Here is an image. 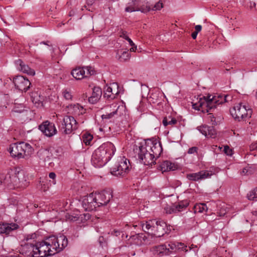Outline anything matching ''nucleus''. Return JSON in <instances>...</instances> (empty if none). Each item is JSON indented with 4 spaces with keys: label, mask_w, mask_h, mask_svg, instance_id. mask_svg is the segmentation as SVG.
<instances>
[{
    "label": "nucleus",
    "mask_w": 257,
    "mask_h": 257,
    "mask_svg": "<svg viewBox=\"0 0 257 257\" xmlns=\"http://www.w3.org/2000/svg\"><path fill=\"white\" fill-rule=\"evenodd\" d=\"M67 245L66 236L53 235L36 244L28 243L23 247L22 251L27 257H45L61 251Z\"/></svg>",
    "instance_id": "nucleus-1"
},
{
    "label": "nucleus",
    "mask_w": 257,
    "mask_h": 257,
    "mask_svg": "<svg viewBox=\"0 0 257 257\" xmlns=\"http://www.w3.org/2000/svg\"><path fill=\"white\" fill-rule=\"evenodd\" d=\"M112 198L110 190H104L100 192L91 193L84 196L82 206L85 211H92L96 207L106 205Z\"/></svg>",
    "instance_id": "nucleus-2"
},
{
    "label": "nucleus",
    "mask_w": 257,
    "mask_h": 257,
    "mask_svg": "<svg viewBox=\"0 0 257 257\" xmlns=\"http://www.w3.org/2000/svg\"><path fill=\"white\" fill-rule=\"evenodd\" d=\"M116 149L111 142H106L102 144L95 150L92 155L91 163L96 168L104 166L114 155Z\"/></svg>",
    "instance_id": "nucleus-3"
},
{
    "label": "nucleus",
    "mask_w": 257,
    "mask_h": 257,
    "mask_svg": "<svg viewBox=\"0 0 257 257\" xmlns=\"http://www.w3.org/2000/svg\"><path fill=\"white\" fill-rule=\"evenodd\" d=\"M227 96H224L223 99L219 100L216 96H213L209 95L207 97L202 96L199 98V100L196 102H192V107L195 110H200L204 106L208 107L211 109L216 107L217 105L222 104L224 101H226Z\"/></svg>",
    "instance_id": "nucleus-4"
},
{
    "label": "nucleus",
    "mask_w": 257,
    "mask_h": 257,
    "mask_svg": "<svg viewBox=\"0 0 257 257\" xmlns=\"http://www.w3.org/2000/svg\"><path fill=\"white\" fill-rule=\"evenodd\" d=\"M232 116L237 121L245 120L251 117L252 110L248 106L239 103L230 109Z\"/></svg>",
    "instance_id": "nucleus-5"
},
{
    "label": "nucleus",
    "mask_w": 257,
    "mask_h": 257,
    "mask_svg": "<svg viewBox=\"0 0 257 257\" xmlns=\"http://www.w3.org/2000/svg\"><path fill=\"white\" fill-rule=\"evenodd\" d=\"M31 150V146L24 142L14 143L10 146L9 151L11 156L17 159L23 158L26 156V153Z\"/></svg>",
    "instance_id": "nucleus-6"
},
{
    "label": "nucleus",
    "mask_w": 257,
    "mask_h": 257,
    "mask_svg": "<svg viewBox=\"0 0 257 257\" xmlns=\"http://www.w3.org/2000/svg\"><path fill=\"white\" fill-rule=\"evenodd\" d=\"M131 169L130 161L124 157H120L112 168L111 173L116 176H123L127 174Z\"/></svg>",
    "instance_id": "nucleus-7"
},
{
    "label": "nucleus",
    "mask_w": 257,
    "mask_h": 257,
    "mask_svg": "<svg viewBox=\"0 0 257 257\" xmlns=\"http://www.w3.org/2000/svg\"><path fill=\"white\" fill-rule=\"evenodd\" d=\"M138 155L140 161L145 165H150L155 163V157L144 143H141L139 147Z\"/></svg>",
    "instance_id": "nucleus-8"
},
{
    "label": "nucleus",
    "mask_w": 257,
    "mask_h": 257,
    "mask_svg": "<svg viewBox=\"0 0 257 257\" xmlns=\"http://www.w3.org/2000/svg\"><path fill=\"white\" fill-rule=\"evenodd\" d=\"M79 124L73 116L66 115L63 117L62 130L65 135H70L79 127Z\"/></svg>",
    "instance_id": "nucleus-9"
},
{
    "label": "nucleus",
    "mask_w": 257,
    "mask_h": 257,
    "mask_svg": "<svg viewBox=\"0 0 257 257\" xmlns=\"http://www.w3.org/2000/svg\"><path fill=\"white\" fill-rule=\"evenodd\" d=\"M150 7L147 4L145 5L142 0H130L127 3L125 11L126 12H133L135 11H141L146 13L150 11Z\"/></svg>",
    "instance_id": "nucleus-10"
},
{
    "label": "nucleus",
    "mask_w": 257,
    "mask_h": 257,
    "mask_svg": "<svg viewBox=\"0 0 257 257\" xmlns=\"http://www.w3.org/2000/svg\"><path fill=\"white\" fill-rule=\"evenodd\" d=\"M58 153V151L56 150L42 149L38 151V156L40 160L45 162H48L50 165L52 164L51 161L58 158L59 155L57 154Z\"/></svg>",
    "instance_id": "nucleus-11"
},
{
    "label": "nucleus",
    "mask_w": 257,
    "mask_h": 257,
    "mask_svg": "<svg viewBox=\"0 0 257 257\" xmlns=\"http://www.w3.org/2000/svg\"><path fill=\"white\" fill-rule=\"evenodd\" d=\"M156 159L159 157L163 149L161 143L157 140H147L144 143Z\"/></svg>",
    "instance_id": "nucleus-12"
},
{
    "label": "nucleus",
    "mask_w": 257,
    "mask_h": 257,
    "mask_svg": "<svg viewBox=\"0 0 257 257\" xmlns=\"http://www.w3.org/2000/svg\"><path fill=\"white\" fill-rule=\"evenodd\" d=\"M71 73L76 80H81L89 75H93L94 71L91 67H78L73 69Z\"/></svg>",
    "instance_id": "nucleus-13"
},
{
    "label": "nucleus",
    "mask_w": 257,
    "mask_h": 257,
    "mask_svg": "<svg viewBox=\"0 0 257 257\" xmlns=\"http://www.w3.org/2000/svg\"><path fill=\"white\" fill-rule=\"evenodd\" d=\"M39 129L46 136L51 137L57 133V130L55 124L48 120L43 122L39 126Z\"/></svg>",
    "instance_id": "nucleus-14"
},
{
    "label": "nucleus",
    "mask_w": 257,
    "mask_h": 257,
    "mask_svg": "<svg viewBox=\"0 0 257 257\" xmlns=\"http://www.w3.org/2000/svg\"><path fill=\"white\" fill-rule=\"evenodd\" d=\"M212 174L208 170H201L198 172L187 174L186 178L191 181L198 182L211 177Z\"/></svg>",
    "instance_id": "nucleus-15"
},
{
    "label": "nucleus",
    "mask_w": 257,
    "mask_h": 257,
    "mask_svg": "<svg viewBox=\"0 0 257 257\" xmlns=\"http://www.w3.org/2000/svg\"><path fill=\"white\" fill-rule=\"evenodd\" d=\"M119 92L118 85L117 83L107 85L104 90V97L109 99H113Z\"/></svg>",
    "instance_id": "nucleus-16"
},
{
    "label": "nucleus",
    "mask_w": 257,
    "mask_h": 257,
    "mask_svg": "<svg viewBox=\"0 0 257 257\" xmlns=\"http://www.w3.org/2000/svg\"><path fill=\"white\" fill-rule=\"evenodd\" d=\"M110 107L113 108V111L110 113H107L101 115L102 120H105V122H107V120L111 119L114 114L121 115L123 114V112L125 111V107L123 105L118 104L117 103H113L111 104Z\"/></svg>",
    "instance_id": "nucleus-17"
},
{
    "label": "nucleus",
    "mask_w": 257,
    "mask_h": 257,
    "mask_svg": "<svg viewBox=\"0 0 257 257\" xmlns=\"http://www.w3.org/2000/svg\"><path fill=\"white\" fill-rule=\"evenodd\" d=\"M16 88L21 91H26L31 85L30 81L22 76H17L13 79Z\"/></svg>",
    "instance_id": "nucleus-18"
},
{
    "label": "nucleus",
    "mask_w": 257,
    "mask_h": 257,
    "mask_svg": "<svg viewBox=\"0 0 257 257\" xmlns=\"http://www.w3.org/2000/svg\"><path fill=\"white\" fill-rule=\"evenodd\" d=\"M157 229L154 231V236L157 237H160L163 236L165 233H167L170 230L168 228L167 224L163 220L161 219L157 220Z\"/></svg>",
    "instance_id": "nucleus-19"
},
{
    "label": "nucleus",
    "mask_w": 257,
    "mask_h": 257,
    "mask_svg": "<svg viewBox=\"0 0 257 257\" xmlns=\"http://www.w3.org/2000/svg\"><path fill=\"white\" fill-rule=\"evenodd\" d=\"M157 219H150L145 222H142L141 225L144 231L154 236V231L157 229Z\"/></svg>",
    "instance_id": "nucleus-20"
},
{
    "label": "nucleus",
    "mask_w": 257,
    "mask_h": 257,
    "mask_svg": "<svg viewBox=\"0 0 257 257\" xmlns=\"http://www.w3.org/2000/svg\"><path fill=\"white\" fill-rule=\"evenodd\" d=\"M197 130L207 138H215L216 136V131L213 126L203 125L198 126Z\"/></svg>",
    "instance_id": "nucleus-21"
},
{
    "label": "nucleus",
    "mask_w": 257,
    "mask_h": 257,
    "mask_svg": "<svg viewBox=\"0 0 257 257\" xmlns=\"http://www.w3.org/2000/svg\"><path fill=\"white\" fill-rule=\"evenodd\" d=\"M16 177L18 182V187L24 188L28 185V176L25 172L20 169H16Z\"/></svg>",
    "instance_id": "nucleus-22"
},
{
    "label": "nucleus",
    "mask_w": 257,
    "mask_h": 257,
    "mask_svg": "<svg viewBox=\"0 0 257 257\" xmlns=\"http://www.w3.org/2000/svg\"><path fill=\"white\" fill-rule=\"evenodd\" d=\"M67 110L68 113L79 115L86 113V109L78 103L71 104L67 106Z\"/></svg>",
    "instance_id": "nucleus-23"
},
{
    "label": "nucleus",
    "mask_w": 257,
    "mask_h": 257,
    "mask_svg": "<svg viewBox=\"0 0 257 257\" xmlns=\"http://www.w3.org/2000/svg\"><path fill=\"white\" fill-rule=\"evenodd\" d=\"M15 65L17 69L23 73L32 76L34 75L35 74L34 70L30 68L28 65H26L21 59L16 61Z\"/></svg>",
    "instance_id": "nucleus-24"
},
{
    "label": "nucleus",
    "mask_w": 257,
    "mask_h": 257,
    "mask_svg": "<svg viewBox=\"0 0 257 257\" xmlns=\"http://www.w3.org/2000/svg\"><path fill=\"white\" fill-rule=\"evenodd\" d=\"M18 226L17 224L14 223H0V234H8L12 231L17 229Z\"/></svg>",
    "instance_id": "nucleus-25"
},
{
    "label": "nucleus",
    "mask_w": 257,
    "mask_h": 257,
    "mask_svg": "<svg viewBox=\"0 0 257 257\" xmlns=\"http://www.w3.org/2000/svg\"><path fill=\"white\" fill-rule=\"evenodd\" d=\"M177 250L183 251L187 253L189 251H193L195 255L197 254L198 251V247L197 245L191 244L188 246L182 242H178L177 244Z\"/></svg>",
    "instance_id": "nucleus-26"
},
{
    "label": "nucleus",
    "mask_w": 257,
    "mask_h": 257,
    "mask_svg": "<svg viewBox=\"0 0 257 257\" xmlns=\"http://www.w3.org/2000/svg\"><path fill=\"white\" fill-rule=\"evenodd\" d=\"M102 95L101 89L98 87H94L91 96L88 98L90 103L95 104L100 98Z\"/></svg>",
    "instance_id": "nucleus-27"
},
{
    "label": "nucleus",
    "mask_w": 257,
    "mask_h": 257,
    "mask_svg": "<svg viewBox=\"0 0 257 257\" xmlns=\"http://www.w3.org/2000/svg\"><path fill=\"white\" fill-rule=\"evenodd\" d=\"M174 164L169 161L163 162L159 167V169L162 172L174 170Z\"/></svg>",
    "instance_id": "nucleus-28"
},
{
    "label": "nucleus",
    "mask_w": 257,
    "mask_h": 257,
    "mask_svg": "<svg viewBox=\"0 0 257 257\" xmlns=\"http://www.w3.org/2000/svg\"><path fill=\"white\" fill-rule=\"evenodd\" d=\"M167 249L164 244H161L153 247L152 248V251L155 255H167L166 252Z\"/></svg>",
    "instance_id": "nucleus-29"
},
{
    "label": "nucleus",
    "mask_w": 257,
    "mask_h": 257,
    "mask_svg": "<svg viewBox=\"0 0 257 257\" xmlns=\"http://www.w3.org/2000/svg\"><path fill=\"white\" fill-rule=\"evenodd\" d=\"M177 122V119L175 117H172L171 115L164 117L162 120V124L165 127L169 125L173 126V125L176 124Z\"/></svg>",
    "instance_id": "nucleus-30"
},
{
    "label": "nucleus",
    "mask_w": 257,
    "mask_h": 257,
    "mask_svg": "<svg viewBox=\"0 0 257 257\" xmlns=\"http://www.w3.org/2000/svg\"><path fill=\"white\" fill-rule=\"evenodd\" d=\"M177 244L178 242H166L164 244V245L166 246V248L168 249L167 250V251H166L167 255H169L171 252L177 250Z\"/></svg>",
    "instance_id": "nucleus-31"
},
{
    "label": "nucleus",
    "mask_w": 257,
    "mask_h": 257,
    "mask_svg": "<svg viewBox=\"0 0 257 257\" xmlns=\"http://www.w3.org/2000/svg\"><path fill=\"white\" fill-rule=\"evenodd\" d=\"M12 170L8 173L6 175H4L3 184L10 188H12Z\"/></svg>",
    "instance_id": "nucleus-32"
},
{
    "label": "nucleus",
    "mask_w": 257,
    "mask_h": 257,
    "mask_svg": "<svg viewBox=\"0 0 257 257\" xmlns=\"http://www.w3.org/2000/svg\"><path fill=\"white\" fill-rule=\"evenodd\" d=\"M189 205V202L188 200H183L180 202L177 205H175V209L177 212H181L185 209Z\"/></svg>",
    "instance_id": "nucleus-33"
},
{
    "label": "nucleus",
    "mask_w": 257,
    "mask_h": 257,
    "mask_svg": "<svg viewBox=\"0 0 257 257\" xmlns=\"http://www.w3.org/2000/svg\"><path fill=\"white\" fill-rule=\"evenodd\" d=\"M93 137L90 134L85 133L82 136V140L83 143L86 145H90Z\"/></svg>",
    "instance_id": "nucleus-34"
},
{
    "label": "nucleus",
    "mask_w": 257,
    "mask_h": 257,
    "mask_svg": "<svg viewBox=\"0 0 257 257\" xmlns=\"http://www.w3.org/2000/svg\"><path fill=\"white\" fill-rule=\"evenodd\" d=\"M207 207L206 205L204 203H200L196 204L194 206V212H200L203 213L204 211H206L207 210Z\"/></svg>",
    "instance_id": "nucleus-35"
},
{
    "label": "nucleus",
    "mask_w": 257,
    "mask_h": 257,
    "mask_svg": "<svg viewBox=\"0 0 257 257\" xmlns=\"http://www.w3.org/2000/svg\"><path fill=\"white\" fill-rule=\"evenodd\" d=\"M247 197L249 200L257 201V187L248 192Z\"/></svg>",
    "instance_id": "nucleus-36"
},
{
    "label": "nucleus",
    "mask_w": 257,
    "mask_h": 257,
    "mask_svg": "<svg viewBox=\"0 0 257 257\" xmlns=\"http://www.w3.org/2000/svg\"><path fill=\"white\" fill-rule=\"evenodd\" d=\"M129 228V225L127 224H126L125 225V227L123 228V229H114L113 231V232H112V234H113V235L116 236H119L120 233H122V237H123V236L124 235V234L123 233V232H125Z\"/></svg>",
    "instance_id": "nucleus-37"
},
{
    "label": "nucleus",
    "mask_w": 257,
    "mask_h": 257,
    "mask_svg": "<svg viewBox=\"0 0 257 257\" xmlns=\"http://www.w3.org/2000/svg\"><path fill=\"white\" fill-rule=\"evenodd\" d=\"M119 37L127 41L130 45H135V43L129 38V37L127 35V33L126 31H121L119 32Z\"/></svg>",
    "instance_id": "nucleus-38"
},
{
    "label": "nucleus",
    "mask_w": 257,
    "mask_h": 257,
    "mask_svg": "<svg viewBox=\"0 0 257 257\" xmlns=\"http://www.w3.org/2000/svg\"><path fill=\"white\" fill-rule=\"evenodd\" d=\"M24 110V106L22 104H15L12 109V112L22 113Z\"/></svg>",
    "instance_id": "nucleus-39"
},
{
    "label": "nucleus",
    "mask_w": 257,
    "mask_h": 257,
    "mask_svg": "<svg viewBox=\"0 0 257 257\" xmlns=\"http://www.w3.org/2000/svg\"><path fill=\"white\" fill-rule=\"evenodd\" d=\"M62 93H63V95L64 97L66 100H72L73 96H72V92H71V91L70 89H65L63 90Z\"/></svg>",
    "instance_id": "nucleus-40"
},
{
    "label": "nucleus",
    "mask_w": 257,
    "mask_h": 257,
    "mask_svg": "<svg viewBox=\"0 0 257 257\" xmlns=\"http://www.w3.org/2000/svg\"><path fill=\"white\" fill-rule=\"evenodd\" d=\"M12 187H18V182L17 177H16V169L14 171H12Z\"/></svg>",
    "instance_id": "nucleus-41"
},
{
    "label": "nucleus",
    "mask_w": 257,
    "mask_h": 257,
    "mask_svg": "<svg viewBox=\"0 0 257 257\" xmlns=\"http://www.w3.org/2000/svg\"><path fill=\"white\" fill-rule=\"evenodd\" d=\"M118 59L120 61H125L129 59L130 55L127 51H123L120 55H118Z\"/></svg>",
    "instance_id": "nucleus-42"
},
{
    "label": "nucleus",
    "mask_w": 257,
    "mask_h": 257,
    "mask_svg": "<svg viewBox=\"0 0 257 257\" xmlns=\"http://www.w3.org/2000/svg\"><path fill=\"white\" fill-rule=\"evenodd\" d=\"M148 6L150 7V8H151L150 11L151 10H153V11L160 10L163 7V4L162 2H161V1L158 2L153 6H151L148 4Z\"/></svg>",
    "instance_id": "nucleus-43"
},
{
    "label": "nucleus",
    "mask_w": 257,
    "mask_h": 257,
    "mask_svg": "<svg viewBox=\"0 0 257 257\" xmlns=\"http://www.w3.org/2000/svg\"><path fill=\"white\" fill-rule=\"evenodd\" d=\"M32 98H33V102L35 103L42 102L43 100V97H41L40 94L36 93H33L32 94Z\"/></svg>",
    "instance_id": "nucleus-44"
},
{
    "label": "nucleus",
    "mask_w": 257,
    "mask_h": 257,
    "mask_svg": "<svg viewBox=\"0 0 257 257\" xmlns=\"http://www.w3.org/2000/svg\"><path fill=\"white\" fill-rule=\"evenodd\" d=\"M66 218L67 220L74 222V221H77L78 220L79 216L78 214H75L74 213L67 214L66 215Z\"/></svg>",
    "instance_id": "nucleus-45"
},
{
    "label": "nucleus",
    "mask_w": 257,
    "mask_h": 257,
    "mask_svg": "<svg viewBox=\"0 0 257 257\" xmlns=\"http://www.w3.org/2000/svg\"><path fill=\"white\" fill-rule=\"evenodd\" d=\"M224 153L227 156H231L233 155V150L229 146H225L223 150Z\"/></svg>",
    "instance_id": "nucleus-46"
},
{
    "label": "nucleus",
    "mask_w": 257,
    "mask_h": 257,
    "mask_svg": "<svg viewBox=\"0 0 257 257\" xmlns=\"http://www.w3.org/2000/svg\"><path fill=\"white\" fill-rule=\"evenodd\" d=\"M49 177L52 180L51 183L53 185H55L56 183V174L54 172H51L49 174Z\"/></svg>",
    "instance_id": "nucleus-47"
},
{
    "label": "nucleus",
    "mask_w": 257,
    "mask_h": 257,
    "mask_svg": "<svg viewBox=\"0 0 257 257\" xmlns=\"http://www.w3.org/2000/svg\"><path fill=\"white\" fill-rule=\"evenodd\" d=\"M166 213H168V214H172V213L177 212V210H176V209H175V205L172 206V207H170L169 208L167 207L166 209Z\"/></svg>",
    "instance_id": "nucleus-48"
},
{
    "label": "nucleus",
    "mask_w": 257,
    "mask_h": 257,
    "mask_svg": "<svg viewBox=\"0 0 257 257\" xmlns=\"http://www.w3.org/2000/svg\"><path fill=\"white\" fill-rule=\"evenodd\" d=\"M36 234H35V233L31 234H28L26 236H25V239L27 241H28L30 240L35 239L36 238Z\"/></svg>",
    "instance_id": "nucleus-49"
},
{
    "label": "nucleus",
    "mask_w": 257,
    "mask_h": 257,
    "mask_svg": "<svg viewBox=\"0 0 257 257\" xmlns=\"http://www.w3.org/2000/svg\"><path fill=\"white\" fill-rule=\"evenodd\" d=\"M198 150V148L196 147H193L189 149L188 151V153L189 154H193L195 153H197Z\"/></svg>",
    "instance_id": "nucleus-50"
},
{
    "label": "nucleus",
    "mask_w": 257,
    "mask_h": 257,
    "mask_svg": "<svg viewBox=\"0 0 257 257\" xmlns=\"http://www.w3.org/2000/svg\"><path fill=\"white\" fill-rule=\"evenodd\" d=\"M209 118L210 119V122L212 123V124H213V125L217 124V122L215 120V118L212 114H211V113L209 114Z\"/></svg>",
    "instance_id": "nucleus-51"
},
{
    "label": "nucleus",
    "mask_w": 257,
    "mask_h": 257,
    "mask_svg": "<svg viewBox=\"0 0 257 257\" xmlns=\"http://www.w3.org/2000/svg\"><path fill=\"white\" fill-rule=\"evenodd\" d=\"M43 183L44 182L43 181L41 184V185L42 186L41 188L44 191H45L49 188V186L48 185H46L44 183L43 184Z\"/></svg>",
    "instance_id": "nucleus-52"
},
{
    "label": "nucleus",
    "mask_w": 257,
    "mask_h": 257,
    "mask_svg": "<svg viewBox=\"0 0 257 257\" xmlns=\"http://www.w3.org/2000/svg\"><path fill=\"white\" fill-rule=\"evenodd\" d=\"M255 6L256 4L254 2H250L248 6L250 8V9L252 10L255 7Z\"/></svg>",
    "instance_id": "nucleus-53"
},
{
    "label": "nucleus",
    "mask_w": 257,
    "mask_h": 257,
    "mask_svg": "<svg viewBox=\"0 0 257 257\" xmlns=\"http://www.w3.org/2000/svg\"><path fill=\"white\" fill-rule=\"evenodd\" d=\"M195 32H196L197 33H198L200 31H201V30L202 29V26L200 25H196L195 27Z\"/></svg>",
    "instance_id": "nucleus-54"
},
{
    "label": "nucleus",
    "mask_w": 257,
    "mask_h": 257,
    "mask_svg": "<svg viewBox=\"0 0 257 257\" xmlns=\"http://www.w3.org/2000/svg\"><path fill=\"white\" fill-rule=\"evenodd\" d=\"M131 46H132V48L130 49V51L131 52H136L137 48V46L135 44V45H131Z\"/></svg>",
    "instance_id": "nucleus-55"
},
{
    "label": "nucleus",
    "mask_w": 257,
    "mask_h": 257,
    "mask_svg": "<svg viewBox=\"0 0 257 257\" xmlns=\"http://www.w3.org/2000/svg\"><path fill=\"white\" fill-rule=\"evenodd\" d=\"M197 34H198V33H197L196 32H194L192 33V37L193 39H195L197 37Z\"/></svg>",
    "instance_id": "nucleus-56"
},
{
    "label": "nucleus",
    "mask_w": 257,
    "mask_h": 257,
    "mask_svg": "<svg viewBox=\"0 0 257 257\" xmlns=\"http://www.w3.org/2000/svg\"><path fill=\"white\" fill-rule=\"evenodd\" d=\"M94 2V0H87L86 3L88 6L92 5Z\"/></svg>",
    "instance_id": "nucleus-57"
},
{
    "label": "nucleus",
    "mask_w": 257,
    "mask_h": 257,
    "mask_svg": "<svg viewBox=\"0 0 257 257\" xmlns=\"http://www.w3.org/2000/svg\"><path fill=\"white\" fill-rule=\"evenodd\" d=\"M7 257H23V256L19 254H15L14 255H10Z\"/></svg>",
    "instance_id": "nucleus-58"
},
{
    "label": "nucleus",
    "mask_w": 257,
    "mask_h": 257,
    "mask_svg": "<svg viewBox=\"0 0 257 257\" xmlns=\"http://www.w3.org/2000/svg\"><path fill=\"white\" fill-rule=\"evenodd\" d=\"M4 174L0 175V185L3 183Z\"/></svg>",
    "instance_id": "nucleus-59"
},
{
    "label": "nucleus",
    "mask_w": 257,
    "mask_h": 257,
    "mask_svg": "<svg viewBox=\"0 0 257 257\" xmlns=\"http://www.w3.org/2000/svg\"><path fill=\"white\" fill-rule=\"evenodd\" d=\"M226 213V211H220V216H224Z\"/></svg>",
    "instance_id": "nucleus-60"
},
{
    "label": "nucleus",
    "mask_w": 257,
    "mask_h": 257,
    "mask_svg": "<svg viewBox=\"0 0 257 257\" xmlns=\"http://www.w3.org/2000/svg\"><path fill=\"white\" fill-rule=\"evenodd\" d=\"M48 43H49L48 41H47V42H40V44H43L49 46Z\"/></svg>",
    "instance_id": "nucleus-61"
},
{
    "label": "nucleus",
    "mask_w": 257,
    "mask_h": 257,
    "mask_svg": "<svg viewBox=\"0 0 257 257\" xmlns=\"http://www.w3.org/2000/svg\"><path fill=\"white\" fill-rule=\"evenodd\" d=\"M252 148L253 149L257 148V144H254V145H253L252 146Z\"/></svg>",
    "instance_id": "nucleus-62"
},
{
    "label": "nucleus",
    "mask_w": 257,
    "mask_h": 257,
    "mask_svg": "<svg viewBox=\"0 0 257 257\" xmlns=\"http://www.w3.org/2000/svg\"><path fill=\"white\" fill-rule=\"evenodd\" d=\"M252 214L254 216H256L257 217V211H254L252 212Z\"/></svg>",
    "instance_id": "nucleus-63"
},
{
    "label": "nucleus",
    "mask_w": 257,
    "mask_h": 257,
    "mask_svg": "<svg viewBox=\"0 0 257 257\" xmlns=\"http://www.w3.org/2000/svg\"><path fill=\"white\" fill-rule=\"evenodd\" d=\"M99 130H100V131H103V128H99Z\"/></svg>",
    "instance_id": "nucleus-64"
}]
</instances>
